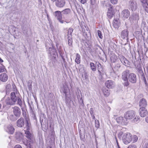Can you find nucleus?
<instances>
[{"label":"nucleus","instance_id":"f257e3e1","mask_svg":"<svg viewBox=\"0 0 148 148\" xmlns=\"http://www.w3.org/2000/svg\"><path fill=\"white\" fill-rule=\"evenodd\" d=\"M130 73V71L127 69L122 73L121 78L125 81V86H127L129 85L130 83L128 81L133 84L135 83L136 82L137 77L136 75L133 73Z\"/></svg>","mask_w":148,"mask_h":148},{"label":"nucleus","instance_id":"f03ea898","mask_svg":"<svg viewBox=\"0 0 148 148\" xmlns=\"http://www.w3.org/2000/svg\"><path fill=\"white\" fill-rule=\"evenodd\" d=\"M12 109L14 115H11L10 118L12 121H14L21 116V111L20 108L17 106H14L13 107Z\"/></svg>","mask_w":148,"mask_h":148},{"label":"nucleus","instance_id":"7ed1b4c3","mask_svg":"<svg viewBox=\"0 0 148 148\" xmlns=\"http://www.w3.org/2000/svg\"><path fill=\"white\" fill-rule=\"evenodd\" d=\"M132 136L130 133L125 134L122 137L123 142L125 144H128L132 140Z\"/></svg>","mask_w":148,"mask_h":148},{"label":"nucleus","instance_id":"20e7f679","mask_svg":"<svg viewBox=\"0 0 148 148\" xmlns=\"http://www.w3.org/2000/svg\"><path fill=\"white\" fill-rule=\"evenodd\" d=\"M136 115V112L133 110H129L124 113L125 118L126 119H131L134 118Z\"/></svg>","mask_w":148,"mask_h":148},{"label":"nucleus","instance_id":"39448f33","mask_svg":"<svg viewBox=\"0 0 148 148\" xmlns=\"http://www.w3.org/2000/svg\"><path fill=\"white\" fill-rule=\"evenodd\" d=\"M128 8L132 12L135 11L137 9V4L134 0H130L128 4Z\"/></svg>","mask_w":148,"mask_h":148},{"label":"nucleus","instance_id":"423d86ee","mask_svg":"<svg viewBox=\"0 0 148 148\" xmlns=\"http://www.w3.org/2000/svg\"><path fill=\"white\" fill-rule=\"evenodd\" d=\"M106 6H109L108 11L107 13V16L108 18H111L112 17L114 14V12L113 8V6L109 3H107L105 5Z\"/></svg>","mask_w":148,"mask_h":148},{"label":"nucleus","instance_id":"0eeeda50","mask_svg":"<svg viewBox=\"0 0 148 148\" xmlns=\"http://www.w3.org/2000/svg\"><path fill=\"white\" fill-rule=\"evenodd\" d=\"M53 15L55 18L60 23H63L64 21L62 20V15L61 12L59 11H56L54 12Z\"/></svg>","mask_w":148,"mask_h":148},{"label":"nucleus","instance_id":"6e6552de","mask_svg":"<svg viewBox=\"0 0 148 148\" xmlns=\"http://www.w3.org/2000/svg\"><path fill=\"white\" fill-rule=\"evenodd\" d=\"M140 116L142 117H144L148 114V112L145 107H140L139 110Z\"/></svg>","mask_w":148,"mask_h":148},{"label":"nucleus","instance_id":"1a4fd4ad","mask_svg":"<svg viewBox=\"0 0 148 148\" xmlns=\"http://www.w3.org/2000/svg\"><path fill=\"white\" fill-rule=\"evenodd\" d=\"M23 134L19 132H16L15 133V138L16 140L18 142H21L23 140Z\"/></svg>","mask_w":148,"mask_h":148},{"label":"nucleus","instance_id":"9d476101","mask_svg":"<svg viewBox=\"0 0 148 148\" xmlns=\"http://www.w3.org/2000/svg\"><path fill=\"white\" fill-rule=\"evenodd\" d=\"M116 120L117 123L120 125H126L127 123V120L122 117H117L116 118Z\"/></svg>","mask_w":148,"mask_h":148},{"label":"nucleus","instance_id":"9b49d317","mask_svg":"<svg viewBox=\"0 0 148 148\" xmlns=\"http://www.w3.org/2000/svg\"><path fill=\"white\" fill-rule=\"evenodd\" d=\"M48 53L50 54L51 56H52L53 58H54L55 60L56 61L55 59L56 56H56L57 55V53L55 49L53 48H49L48 51Z\"/></svg>","mask_w":148,"mask_h":148},{"label":"nucleus","instance_id":"f8f14e48","mask_svg":"<svg viewBox=\"0 0 148 148\" xmlns=\"http://www.w3.org/2000/svg\"><path fill=\"white\" fill-rule=\"evenodd\" d=\"M25 134H26V136L27 138L29 140V142L32 143H33L34 139L33 135L32 134L29 130L25 131Z\"/></svg>","mask_w":148,"mask_h":148},{"label":"nucleus","instance_id":"ddd939ff","mask_svg":"<svg viewBox=\"0 0 148 148\" xmlns=\"http://www.w3.org/2000/svg\"><path fill=\"white\" fill-rule=\"evenodd\" d=\"M105 85L108 88H112L115 86L114 82L111 80L106 81L105 82Z\"/></svg>","mask_w":148,"mask_h":148},{"label":"nucleus","instance_id":"4468645a","mask_svg":"<svg viewBox=\"0 0 148 148\" xmlns=\"http://www.w3.org/2000/svg\"><path fill=\"white\" fill-rule=\"evenodd\" d=\"M20 97L19 93L16 92H12L10 94V97L16 103L18 98Z\"/></svg>","mask_w":148,"mask_h":148},{"label":"nucleus","instance_id":"2eb2a0df","mask_svg":"<svg viewBox=\"0 0 148 148\" xmlns=\"http://www.w3.org/2000/svg\"><path fill=\"white\" fill-rule=\"evenodd\" d=\"M119 58L123 64L125 66H127L128 64L129 61L124 56L122 55H119Z\"/></svg>","mask_w":148,"mask_h":148},{"label":"nucleus","instance_id":"dca6fc26","mask_svg":"<svg viewBox=\"0 0 148 148\" xmlns=\"http://www.w3.org/2000/svg\"><path fill=\"white\" fill-rule=\"evenodd\" d=\"M24 120L23 117H21L16 122V125L18 127H23L24 125Z\"/></svg>","mask_w":148,"mask_h":148},{"label":"nucleus","instance_id":"f3484780","mask_svg":"<svg viewBox=\"0 0 148 148\" xmlns=\"http://www.w3.org/2000/svg\"><path fill=\"white\" fill-rule=\"evenodd\" d=\"M65 3L64 0H57L56 2V5L57 7L61 8L64 6Z\"/></svg>","mask_w":148,"mask_h":148},{"label":"nucleus","instance_id":"a211bd4d","mask_svg":"<svg viewBox=\"0 0 148 148\" xmlns=\"http://www.w3.org/2000/svg\"><path fill=\"white\" fill-rule=\"evenodd\" d=\"M130 12L128 10H124L122 12L121 15L125 18H127L130 16Z\"/></svg>","mask_w":148,"mask_h":148},{"label":"nucleus","instance_id":"6ab92c4d","mask_svg":"<svg viewBox=\"0 0 148 148\" xmlns=\"http://www.w3.org/2000/svg\"><path fill=\"white\" fill-rule=\"evenodd\" d=\"M147 105L146 100L144 98L141 99L140 101L139 106L140 107H145Z\"/></svg>","mask_w":148,"mask_h":148},{"label":"nucleus","instance_id":"aec40b11","mask_svg":"<svg viewBox=\"0 0 148 148\" xmlns=\"http://www.w3.org/2000/svg\"><path fill=\"white\" fill-rule=\"evenodd\" d=\"M129 32L127 29H125L123 30L121 33V36L123 39L127 38Z\"/></svg>","mask_w":148,"mask_h":148},{"label":"nucleus","instance_id":"412c9836","mask_svg":"<svg viewBox=\"0 0 148 148\" xmlns=\"http://www.w3.org/2000/svg\"><path fill=\"white\" fill-rule=\"evenodd\" d=\"M97 69L99 73V75L102 76L103 74V70L102 65L99 62L97 64Z\"/></svg>","mask_w":148,"mask_h":148},{"label":"nucleus","instance_id":"4be33fe9","mask_svg":"<svg viewBox=\"0 0 148 148\" xmlns=\"http://www.w3.org/2000/svg\"><path fill=\"white\" fill-rule=\"evenodd\" d=\"M6 131L9 133L12 134L14 132V129L12 125H9L7 127Z\"/></svg>","mask_w":148,"mask_h":148},{"label":"nucleus","instance_id":"5701e85b","mask_svg":"<svg viewBox=\"0 0 148 148\" xmlns=\"http://www.w3.org/2000/svg\"><path fill=\"white\" fill-rule=\"evenodd\" d=\"M8 79V76L5 73H2L0 75V80L2 82H5Z\"/></svg>","mask_w":148,"mask_h":148},{"label":"nucleus","instance_id":"b1692460","mask_svg":"<svg viewBox=\"0 0 148 148\" xmlns=\"http://www.w3.org/2000/svg\"><path fill=\"white\" fill-rule=\"evenodd\" d=\"M5 102L7 105H12L15 103L11 98L9 97H8L6 99Z\"/></svg>","mask_w":148,"mask_h":148},{"label":"nucleus","instance_id":"393cba45","mask_svg":"<svg viewBox=\"0 0 148 148\" xmlns=\"http://www.w3.org/2000/svg\"><path fill=\"white\" fill-rule=\"evenodd\" d=\"M62 15H67L70 14L71 12V10L69 8L65 9L61 11Z\"/></svg>","mask_w":148,"mask_h":148},{"label":"nucleus","instance_id":"a878e982","mask_svg":"<svg viewBox=\"0 0 148 148\" xmlns=\"http://www.w3.org/2000/svg\"><path fill=\"white\" fill-rule=\"evenodd\" d=\"M29 140H27L24 141L23 140L22 141V142L28 148H31V147L32 145L33 144V143H31L29 142Z\"/></svg>","mask_w":148,"mask_h":148},{"label":"nucleus","instance_id":"bb28decb","mask_svg":"<svg viewBox=\"0 0 148 148\" xmlns=\"http://www.w3.org/2000/svg\"><path fill=\"white\" fill-rule=\"evenodd\" d=\"M25 127L26 128L27 130H29L31 128V124L30 122L28 119H26V120H25Z\"/></svg>","mask_w":148,"mask_h":148},{"label":"nucleus","instance_id":"cd10ccee","mask_svg":"<svg viewBox=\"0 0 148 148\" xmlns=\"http://www.w3.org/2000/svg\"><path fill=\"white\" fill-rule=\"evenodd\" d=\"M102 91L105 96L107 97L110 94V90L107 89L105 88H103L102 89Z\"/></svg>","mask_w":148,"mask_h":148},{"label":"nucleus","instance_id":"c85d7f7f","mask_svg":"<svg viewBox=\"0 0 148 148\" xmlns=\"http://www.w3.org/2000/svg\"><path fill=\"white\" fill-rule=\"evenodd\" d=\"M120 23L118 20L114 19L113 21V25L115 28H118L119 26Z\"/></svg>","mask_w":148,"mask_h":148},{"label":"nucleus","instance_id":"c756f323","mask_svg":"<svg viewBox=\"0 0 148 148\" xmlns=\"http://www.w3.org/2000/svg\"><path fill=\"white\" fill-rule=\"evenodd\" d=\"M137 67L138 68V75L139 76H141L144 75L143 71L142 70V68L140 66H138Z\"/></svg>","mask_w":148,"mask_h":148},{"label":"nucleus","instance_id":"7c9ffc66","mask_svg":"<svg viewBox=\"0 0 148 148\" xmlns=\"http://www.w3.org/2000/svg\"><path fill=\"white\" fill-rule=\"evenodd\" d=\"M76 57L75 61L77 64H79L80 63V55L77 53L76 54Z\"/></svg>","mask_w":148,"mask_h":148},{"label":"nucleus","instance_id":"2f4dec72","mask_svg":"<svg viewBox=\"0 0 148 148\" xmlns=\"http://www.w3.org/2000/svg\"><path fill=\"white\" fill-rule=\"evenodd\" d=\"M90 67L91 70L93 71L96 70V68L93 62H90Z\"/></svg>","mask_w":148,"mask_h":148},{"label":"nucleus","instance_id":"473e14b6","mask_svg":"<svg viewBox=\"0 0 148 148\" xmlns=\"http://www.w3.org/2000/svg\"><path fill=\"white\" fill-rule=\"evenodd\" d=\"M21 97L20 96V97H19L17 99V104L21 108H22V102L21 100Z\"/></svg>","mask_w":148,"mask_h":148},{"label":"nucleus","instance_id":"72a5a7b5","mask_svg":"<svg viewBox=\"0 0 148 148\" xmlns=\"http://www.w3.org/2000/svg\"><path fill=\"white\" fill-rule=\"evenodd\" d=\"M117 59V57L114 55L111 56L110 58L111 62L113 63L115 62Z\"/></svg>","mask_w":148,"mask_h":148},{"label":"nucleus","instance_id":"f704fd0d","mask_svg":"<svg viewBox=\"0 0 148 148\" xmlns=\"http://www.w3.org/2000/svg\"><path fill=\"white\" fill-rule=\"evenodd\" d=\"M145 11L148 13V3L147 2L142 4Z\"/></svg>","mask_w":148,"mask_h":148},{"label":"nucleus","instance_id":"c9c22d12","mask_svg":"<svg viewBox=\"0 0 148 148\" xmlns=\"http://www.w3.org/2000/svg\"><path fill=\"white\" fill-rule=\"evenodd\" d=\"M69 91V89L68 88L66 87H64L63 90V92L65 94V96L66 98L67 97V93Z\"/></svg>","mask_w":148,"mask_h":148},{"label":"nucleus","instance_id":"e433bc0d","mask_svg":"<svg viewBox=\"0 0 148 148\" xmlns=\"http://www.w3.org/2000/svg\"><path fill=\"white\" fill-rule=\"evenodd\" d=\"M21 108L22 111V115L23 117L24 118L25 120H26V119H28L26 116V111L25 110H23V107Z\"/></svg>","mask_w":148,"mask_h":148},{"label":"nucleus","instance_id":"4c0bfd02","mask_svg":"<svg viewBox=\"0 0 148 148\" xmlns=\"http://www.w3.org/2000/svg\"><path fill=\"white\" fill-rule=\"evenodd\" d=\"M73 32V29L72 28L70 27L69 28L68 32V36H72V34Z\"/></svg>","mask_w":148,"mask_h":148},{"label":"nucleus","instance_id":"58836bf2","mask_svg":"<svg viewBox=\"0 0 148 148\" xmlns=\"http://www.w3.org/2000/svg\"><path fill=\"white\" fill-rule=\"evenodd\" d=\"M23 34L26 36H28V30L27 29L25 28L23 29Z\"/></svg>","mask_w":148,"mask_h":148},{"label":"nucleus","instance_id":"ea45409f","mask_svg":"<svg viewBox=\"0 0 148 148\" xmlns=\"http://www.w3.org/2000/svg\"><path fill=\"white\" fill-rule=\"evenodd\" d=\"M141 77V79H142V80L144 82L146 86H147L148 84L147 82L146 78L145 77V75L143 76H142Z\"/></svg>","mask_w":148,"mask_h":148},{"label":"nucleus","instance_id":"a19ab883","mask_svg":"<svg viewBox=\"0 0 148 148\" xmlns=\"http://www.w3.org/2000/svg\"><path fill=\"white\" fill-rule=\"evenodd\" d=\"M1 64V66H0V73L3 72L5 69V66L2 64Z\"/></svg>","mask_w":148,"mask_h":148},{"label":"nucleus","instance_id":"79ce46f5","mask_svg":"<svg viewBox=\"0 0 148 148\" xmlns=\"http://www.w3.org/2000/svg\"><path fill=\"white\" fill-rule=\"evenodd\" d=\"M70 36H68V44L69 46H71L72 44V40L71 39V38L70 37Z\"/></svg>","mask_w":148,"mask_h":148},{"label":"nucleus","instance_id":"37998d69","mask_svg":"<svg viewBox=\"0 0 148 148\" xmlns=\"http://www.w3.org/2000/svg\"><path fill=\"white\" fill-rule=\"evenodd\" d=\"M95 123L96 127L98 128L99 127V121L97 120H95Z\"/></svg>","mask_w":148,"mask_h":148},{"label":"nucleus","instance_id":"c03bdc74","mask_svg":"<svg viewBox=\"0 0 148 148\" xmlns=\"http://www.w3.org/2000/svg\"><path fill=\"white\" fill-rule=\"evenodd\" d=\"M121 65H120V64H118L115 65L114 68L116 71H118Z\"/></svg>","mask_w":148,"mask_h":148},{"label":"nucleus","instance_id":"a18cd8bd","mask_svg":"<svg viewBox=\"0 0 148 148\" xmlns=\"http://www.w3.org/2000/svg\"><path fill=\"white\" fill-rule=\"evenodd\" d=\"M97 33L99 38L101 39L102 38H103V36L101 31L99 30H98Z\"/></svg>","mask_w":148,"mask_h":148},{"label":"nucleus","instance_id":"49530a36","mask_svg":"<svg viewBox=\"0 0 148 148\" xmlns=\"http://www.w3.org/2000/svg\"><path fill=\"white\" fill-rule=\"evenodd\" d=\"M118 0H110L111 3L113 4H116L117 3Z\"/></svg>","mask_w":148,"mask_h":148},{"label":"nucleus","instance_id":"de8ad7c7","mask_svg":"<svg viewBox=\"0 0 148 148\" xmlns=\"http://www.w3.org/2000/svg\"><path fill=\"white\" fill-rule=\"evenodd\" d=\"M123 134V132L121 131L118 134V137L120 139H121L122 138V136Z\"/></svg>","mask_w":148,"mask_h":148},{"label":"nucleus","instance_id":"09e8293b","mask_svg":"<svg viewBox=\"0 0 148 148\" xmlns=\"http://www.w3.org/2000/svg\"><path fill=\"white\" fill-rule=\"evenodd\" d=\"M127 148H137L136 145H130Z\"/></svg>","mask_w":148,"mask_h":148},{"label":"nucleus","instance_id":"8fccbe9b","mask_svg":"<svg viewBox=\"0 0 148 148\" xmlns=\"http://www.w3.org/2000/svg\"><path fill=\"white\" fill-rule=\"evenodd\" d=\"M133 140L134 142H136L138 139V138L137 136L136 135H134L133 136Z\"/></svg>","mask_w":148,"mask_h":148},{"label":"nucleus","instance_id":"3c124183","mask_svg":"<svg viewBox=\"0 0 148 148\" xmlns=\"http://www.w3.org/2000/svg\"><path fill=\"white\" fill-rule=\"evenodd\" d=\"M80 137L81 139L82 140H84L85 138V135H82V134H80Z\"/></svg>","mask_w":148,"mask_h":148},{"label":"nucleus","instance_id":"603ef678","mask_svg":"<svg viewBox=\"0 0 148 148\" xmlns=\"http://www.w3.org/2000/svg\"><path fill=\"white\" fill-rule=\"evenodd\" d=\"M90 114L91 115H93V114H94L93 113V109L92 108H90Z\"/></svg>","mask_w":148,"mask_h":148},{"label":"nucleus","instance_id":"864d4df0","mask_svg":"<svg viewBox=\"0 0 148 148\" xmlns=\"http://www.w3.org/2000/svg\"><path fill=\"white\" fill-rule=\"evenodd\" d=\"M139 120V117H135L133 121L134 122H137L138 121V120Z\"/></svg>","mask_w":148,"mask_h":148},{"label":"nucleus","instance_id":"5fc2aeb1","mask_svg":"<svg viewBox=\"0 0 148 148\" xmlns=\"http://www.w3.org/2000/svg\"><path fill=\"white\" fill-rule=\"evenodd\" d=\"M143 148H148V143L145 144Z\"/></svg>","mask_w":148,"mask_h":148},{"label":"nucleus","instance_id":"6e6d98bb","mask_svg":"<svg viewBox=\"0 0 148 148\" xmlns=\"http://www.w3.org/2000/svg\"><path fill=\"white\" fill-rule=\"evenodd\" d=\"M14 148H22L19 145H16L14 147Z\"/></svg>","mask_w":148,"mask_h":148},{"label":"nucleus","instance_id":"4d7b16f0","mask_svg":"<svg viewBox=\"0 0 148 148\" xmlns=\"http://www.w3.org/2000/svg\"><path fill=\"white\" fill-rule=\"evenodd\" d=\"M80 2L82 4H84L86 2V0H80Z\"/></svg>","mask_w":148,"mask_h":148},{"label":"nucleus","instance_id":"13d9d810","mask_svg":"<svg viewBox=\"0 0 148 148\" xmlns=\"http://www.w3.org/2000/svg\"><path fill=\"white\" fill-rule=\"evenodd\" d=\"M11 87V85L10 84H8L6 85V88H10Z\"/></svg>","mask_w":148,"mask_h":148},{"label":"nucleus","instance_id":"bf43d9fd","mask_svg":"<svg viewBox=\"0 0 148 148\" xmlns=\"http://www.w3.org/2000/svg\"><path fill=\"white\" fill-rule=\"evenodd\" d=\"M147 0H140L142 4H143L147 2Z\"/></svg>","mask_w":148,"mask_h":148},{"label":"nucleus","instance_id":"052dcab7","mask_svg":"<svg viewBox=\"0 0 148 148\" xmlns=\"http://www.w3.org/2000/svg\"><path fill=\"white\" fill-rule=\"evenodd\" d=\"M115 139L116 140V142L117 143V146L118 147H119V143H118V140H117V138L116 137V136H115Z\"/></svg>","mask_w":148,"mask_h":148},{"label":"nucleus","instance_id":"680f3d73","mask_svg":"<svg viewBox=\"0 0 148 148\" xmlns=\"http://www.w3.org/2000/svg\"><path fill=\"white\" fill-rule=\"evenodd\" d=\"M145 121L146 123H148V116L145 118Z\"/></svg>","mask_w":148,"mask_h":148},{"label":"nucleus","instance_id":"e2e57ef3","mask_svg":"<svg viewBox=\"0 0 148 148\" xmlns=\"http://www.w3.org/2000/svg\"><path fill=\"white\" fill-rule=\"evenodd\" d=\"M91 116L92 117V119H95V117L94 116V114H93V115H91Z\"/></svg>","mask_w":148,"mask_h":148},{"label":"nucleus","instance_id":"0e129e2a","mask_svg":"<svg viewBox=\"0 0 148 148\" xmlns=\"http://www.w3.org/2000/svg\"><path fill=\"white\" fill-rule=\"evenodd\" d=\"M62 59L63 60L64 62L65 61V59L64 58L63 56H61Z\"/></svg>","mask_w":148,"mask_h":148},{"label":"nucleus","instance_id":"69168bd1","mask_svg":"<svg viewBox=\"0 0 148 148\" xmlns=\"http://www.w3.org/2000/svg\"><path fill=\"white\" fill-rule=\"evenodd\" d=\"M3 62V60L0 58V63Z\"/></svg>","mask_w":148,"mask_h":148},{"label":"nucleus","instance_id":"338daca9","mask_svg":"<svg viewBox=\"0 0 148 148\" xmlns=\"http://www.w3.org/2000/svg\"><path fill=\"white\" fill-rule=\"evenodd\" d=\"M38 1L39 3H40L41 5L42 4V2L41 0H38Z\"/></svg>","mask_w":148,"mask_h":148},{"label":"nucleus","instance_id":"774afa93","mask_svg":"<svg viewBox=\"0 0 148 148\" xmlns=\"http://www.w3.org/2000/svg\"><path fill=\"white\" fill-rule=\"evenodd\" d=\"M147 73H148V65L147 67Z\"/></svg>","mask_w":148,"mask_h":148}]
</instances>
